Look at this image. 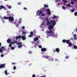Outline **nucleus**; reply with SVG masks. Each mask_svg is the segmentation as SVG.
I'll list each match as a JSON object with an SVG mask.
<instances>
[{"label":"nucleus","instance_id":"nucleus-55","mask_svg":"<svg viewBox=\"0 0 77 77\" xmlns=\"http://www.w3.org/2000/svg\"><path fill=\"white\" fill-rule=\"evenodd\" d=\"M39 11H38L36 13V14H38V13H39Z\"/></svg>","mask_w":77,"mask_h":77},{"label":"nucleus","instance_id":"nucleus-35","mask_svg":"<svg viewBox=\"0 0 77 77\" xmlns=\"http://www.w3.org/2000/svg\"><path fill=\"white\" fill-rule=\"evenodd\" d=\"M16 69V66H14L13 67V69H14V70H15V69Z\"/></svg>","mask_w":77,"mask_h":77},{"label":"nucleus","instance_id":"nucleus-2","mask_svg":"<svg viewBox=\"0 0 77 77\" xmlns=\"http://www.w3.org/2000/svg\"><path fill=\"white\" fill-rule=\"evenodd\" d=\"M7 12L8 14L7 16H9L8 17L9 21H14V18L13 17L14 16V14L12 13L10 14V12L9 11H7Z\"/></svg>","mask_w":77,"mask_h":77},{"label":"nucleus","instance_id":"nucleus-54","mask_svg":"<svg viewBox=\"0 0 77 77\" xmlns=\"http://www.w3.org/2000/svg\"><path fill=\"white\" fill-rule=\"evenodd\" d=\"M19 23L20 24V23H21V20L19 21Z\"/></svg>","mask_w":77,"mask_h":77},{"label":"nucleus","instance_id":"nucleus-17","mask_svg":"<svg viewBox=\"0 0 77 77\" xmlns=\"http://www.w3.org/2000/svg\"><path fill=\"white\" fill-rule=\"evenodd\" d=\"M69 47H71V46H72V44L71 42H69Z\"/></svg>","mask_w":77,"mask_h":77},{"label":"nucleus","instance_id":"nucleus-50","mask_svg":"<svg viewBox=\"0 0 77 77\" xmlns=\"http://www.w3.org/2000/svg\"><path fill=\"white\" fill-rule=\"evenodd\" d=\"M23 9H24V10H27V8H26V7H24L23 8Z\"/></svg>","mask_w":77,"mask_h":77},{"label":"nucleus","instance_id":"nucleus-19","mask_svg":"<svg viewBox=\"0 0 77 77\" xmlns=\"http://www.w3.org/2000/svg\"><path fill=\"white\" fill-rule=\"evenodd\" d=\"M63 2L64 3H67V1L66 0H63Z\"/></svg>","mask_w":77,"mask_h":77},{"label":"nucleus","instance_id":"nucleus-29","mask_svg":"<svg viewBox=\"0 0 77 77\" xmlns=\"http://www.w3.org/2000/svg\"><path fill=\"white\" fill-rule=\"evenodd\" d=\"M66 40L64 39L63 40V42L64 43H65V42H66Z\"/></svg>","mask_w":77,"mask_h":77},{"label":"nucleus","instance_id":"nucleus-3","mask_svg":"<svg viewBox=\"0 0 77 77\" xmlns=\"http://www.w3.org/2000/svg\"><path fill=\"white\" fill-rule=\"evenodd\" d=\"M56 21L54 20H51L50 22L49 21H47V23H46V24L48 26H49V25H50L51 24H54V23H56Z\"/></svg>","mask_w":77,"mask_h":77},{"label":"nucleus","instance_id":"nucleus-60","mask_svg":"<svg viewBox=\"0 0 77 77\" xmlns=\"http://www.w3.org/2000/svg\"><path fill=\"white\" fill-rule=\"evenodd\" d=\"M19 26V25H16V26H17V27H18V26Z\"/></svg>","mask_w":77,"mask_h":77},{"label":"nucleus","instance_id":"nucleus-1","mask_svg":"<svg viewBox=\"0 0 77 77\" xmlns=\"http://www.w3.org/2000/svg\"><path fill=\"white\" fill-rule=\"evenodd\" d=\"M56 22L52 24V25H50L48 27V29L50 30L49 32L48 31L47 32V35L49 36V35H51V36H54V32H53V30L51 29H53L54 28V26L56 25Z\"/></svg>","mask_w":77,"mask_h":77},{"label":"nucleus","instance_id":"nucleus-41","mask_svg":"<svg viewBox=\"0 0 77 77\" xmlns=\"http://www.w3.org/2000/svg\"><path fill=\"white\" fill-rule=\"evenodd\" d=\"M14 43H15L14 42H11L10 43L11 44V45L12 44H14Z\"/></svg>","mask_w":77,"mask_h":77},{"label":"nucleus","instance_id":"nucleus-25","mask_svg":"<svg viewBox=\"0 0 77 77\" xmlns=\"http://www.w3.org/2000/svg\"><path fill=\"white\" fill-rule=\"evenodd\" d=\"M46 11H47L48 12H50V10L49 9H47L46 10Z\"/></svg>","mask_w":77,"mask_h":77},{"label":"nucleus","instance_id":"nucleus-36","mask_svg":"<svg viewBox=\"0 0 77 77\" xmlns=\"http://www.w3.org/2000/svg\"><path fill=\"white\" fill-rule=\"evenodd\" d=\"M42 16L43 17V16H45V14H42Z\"/></svg>","mask_w":77,"mask_h":77},{"label":"nucleus","instance_id":"nucleus-26","mask_svg":"<svg viewBox=\"0 0 77 77\" xmlns=\"http://www.w3.org/2000/svg\"><path fill=\"white\" fill-rule=\"evenodd\" d=\"M30 34L31 35H33V32L32 31H31L30 32Z\"/></svg>","mask_w":77,"mask_h":77},{"label":"nucleus","instance_id":"nucleus-38","mask_svg":"<svg viewBox=\"0 0 77 77\" xmlns=\"http://www.w3.org/2000/svg\"><path fill=\"white\" fill-rule=\"evenodd\" d=\"M11 8H12V6H8V9H11Z\"/></svg>","mask_w":77,"mask_h":77},{"label":"nucleus","instance_id":"nucleus-22","mask_svg":"<svg viewBox=\"0 0 77 77\" xmlns=\"http://www.w3.org/2000/svg\"><path fill=\"white\" fill-rule=\"evenodd\" d=\"M70 11H71V13H72V12H74V9L70 10Z\"/></svg>","mask_w":77,"mask_h":77},{"label":"nucleus","instance_id":"nucleus-20","mask_svg":"<svg viewBox=\"0 0 77 77\" xmlns=\"http://www.w3.org/2000/svg\"><path fill=\"white\" fill-rule=\"evenodd\" d=\"M44 7H45V8H48V6L47 5L44 4Z\"/></svg>","mask_w":77,"mask_h":77},{"label":"nucleus","instance_id":"nucleus-11","mask_svg":"<svg viewBox=\"0 0 77 77\" xmlns=\"http://www.w3.org/2000/svg\"><path fill=\"white\" fill-rule=\"evenodd\" d=\"M0 8H1V9H4L5 10H6V8H5V7L3 6L2 5H1Z\"/></svg>","mask_w":77,"mask_h":77},{"label":"nucleus","instance_id":"nucleus-63","mask_svg":"<svg viewBox=\"0 0 77 77\" xmlns=\"http://www.w3.org/2000/svg\"><path fill=\"white\" fill-rule=\"evenodd\" d=\"M71 40H72V39H73V38H71Z\"/></svg>","mask_w":77,"mask_h":77},{"label":"nucleus","instance_id":"nucleus-30","mask_svg":"<svg viewBox=\"0 0 77 77\" xmlns=\"http://www.w3.org/2000/svg\"><path fill=\"white\" fill-rule=\"evenodd\" d=\"M57 16H56V15H54V16L53 17V18H57Z\"/></svg>","mask_w":77,"mask_h":77},{"label":"nucleus","instance_id":"nucleus-9","mask_svg":"<svg viewBox=\"0 0 77 77\" xmlns=\"http://www.w3.org/2000/svg\"><path fill=\"white\" fill-rule=\"evenodd\" d=\"M21 38V36L19 35L18 36H17L16 37V39L17 40L18 39H20Z\"/></svg>","mask_w":77,"mask_h":77},{"label":"nucleus","instance_id":"nucleus-31","mask_svg":"<svg viewBox=\"0 0 77 77\" xmlns=\"http://www.w3.org/2000/svg\"><path fill=\"white\" fill-rule=\"evenodd\" d=\"M3 52V50L2 49H0V53H2Z\"/></svg>","mask_w":77,"mask_h":77},{"label":"nucleus","instance_id":"nucleus-18","mask_svg":"<svg viewBox=\"0 0 77 77\" xmlns=\"http://www.w3.org/2000/svg\"><path fill=\"white\" fill-rule=\"evenodd\" d=\"M45 57V59H48L49 58V57H48V56H46Z\"/></svg>","mask_w":77,"mask_h":77},{"label":"nucleus","instance_id":"nucleus-61","mask_svg":"<svg viewBox=\"0 0 77 77\" xmlns=\"http://www.w3.org/2000/svg\"><path fill=\"white\" fill-rule=\"evenodd\" d=\"M73 1H74V2H76L77 1V0H73Z\"/></svg>","mask_w":77,"mask_h":77},{"label":"nucleus","instance_id":"nucleus-34","mask_svg":"<svg viewBox=\"0 0 77 77\" xmlns=\"http://www.w3.org/2000/svg\"><path fill=\"white\" fill-rule=\"evenodd\" d=\"M38 47L40 48H42V46H41V45H39Z\"/></svg>","mask_w":77,"mask_h":77},{"label":"nucleus","instance_id":"nucleus-62","mask_svg":"<svg viewBox=\"0 0 77 77\" xmlns=\"http://www.w3.org/2000/svg\"><path fill=\"white\" fill-rule=\"evenodd\" d=\"M76 32H77V28H76Z\"/></svg>","mask_w":77,"mask_h":77},{"label":"nucleus","instance_id":"nucleus-28","mask_svg":"<svg viewBox=\"0 0 77 77\" xmlns=\"http://www.w3.org/2000/svg\"><path fill=\"white\" fill-rule=\"evenodd\" d=\"M74 48H75V49H77V46H75V45H74Z\"/></svg>","mask_w":77,"mask_h":77},{"label":"nucleus","instance_id":"nucleus-5","mask_svg":"<svg viewBox=\"0 0 77 77\" xmlns=\"http://www.w3.org/2000/svg\"><path fill=\"white\" fill-rule=\"evenodd\" d=\"M6 65L5 64H2L0 65V68L2 69V68H5L6 66H5Z\"/></svg>","mask_w":77,"mask_h":77},{"label":"nucleus","instance_id":"nucleus-39","mask_svg":"<svg viewBox=\"0 0 77 77\" xmlns=\"http://www.w3.org/2000/svg\"><path fill=\"white\" fill-rule=\"evenodd\" d=\"M40 77H46V75H43L42 76H40Z\"/></svg>","mask_w":77,"mask_h":77},{"label":"nucleus","instance_id":"nucleus-32","mask_svg":"<svg viewBox=\"0 0 77 77\" xmlns=\"http://www.w3.org/2000/svg\"><path fill=\"white\" fill-rule=\"evenodd\" d=\"M48 14L49 15H51V13H50V11L48 12Z\"/></svg>","mask_w":77,"mask_h":77},{"label":"nucleus","instance_id":"nucleus-51","mask_svg":"<svg viewBox=\"0 0 77 77\" xmlns=\"http://www.w3.org/2000/svg\"><path fill=\"white\" fill-rule=\"evenodd\" d=\"M22 28L23 29H25V27L24 26H22Z\"/></svg>","mask_w":77,"mask_h":77},{"label":"nucleus","instance_id":"nucleus-37","mask_svg":"<svg viewBox=\"0 0 77 77\" xmlns=\"http://www.w3.org/2000/svg\"><path fill=\"white\" fill-rule=\"evenodd\" d=\"M74 2H73V1H71V5H74Z\"/></svg>","mask_w":77,"mask_h":77},{"label":"nucleus","instance_id":"nucleus-56","mask_svg":"<svg viewBox=\"0 0 77 77\" xmlns=\"http://www.w3.org/2000/svg\"><path fill=\"white\" fill-rule=\"evenodd\" d=\"M17 5H21V2L17 3Z\"/></svg>","mask_w":77,"mask_h":77},{"label":"nucleus","instance_id":"nucleus-57","mask_svg":"<svg viewBox=\"0 0 77 77\" xmlns=\"http://www.w3.org/2000/svg\"><path fill=\"white\" fill-rule=\"evenodd\" d=\"M1 46H2V43L0 42V47H1Z\"/></svg>","mask_w":77,"mask_h":77},{"label":"nucleus","instance_id":"nucleus-21","mask_svg":"<svg viewBox=\"0 0 77 77\" xmlns=\"http://www.w3.org/2000/svg\"><path fill=\"white\" fill-rule=\"evenodd\" d=\"M12 44L11 43H10L9 44V47L11 48L12 47Z\"/></svg>","mask_w":77,"mask_h":77},{"label":"nucleus","instance_id":"nucleus-44","mask_svg":"<svg viewBox=\"0 0 77 77\" xmlns=\"http://www.w3.org/2000/svg\"><path fill=\"white\" fill-rule=\"evenodd\" d=\"M69 58V56H67L66 57V59H68Z\"/></svg>","mask_w":77,"mask_h":77},{"label":"nucleus","instance_id":"nucleus-42","mask_svg":"<svg viewBox=\"0 0 77 77\" xmlns=\"http://www.w3.org/2000/svg\"><path fill=\"white\" fill-rule=\"evenodd\" d=\"M1 49H2H2H5V48L4 47L2 46V47H1Z\"/></svg>","mask_w":77,"mask_h":77},{"label":"nucleus","instance_id":"nucleus-58","mask_svg":"<svg viewBox=\"0 0 77 77\" xmlns=\"http://www.w3.org/2000/svg\"><path fill=\"white\" fill-rule=\"evenodd\" d=\"M44 24H45V22H43L42 23V25H44Z\"/></svg>","mask_w":77,"mask_h":77},{"label":"nucleus","instance_id":"nucleus-12","mask_svg":"<svg viewBox=\"0 0 77 77\" xmlns=\"http://www.w3.org/2000/svg\"><path fill=\"white\" fill-rule=\"evenodd\" d=\"M74 39L75 40H76L77 39V36H76V35L74 34Z\"/></svg>","mask_w":77,"mask_h":77},{"label":"nucleus","instance_id":"nucleus-33","mask_svg":"<svg viewBox=\"0 0 77 77\" xmlns=\"http://www.w3.org/2000/svg\"><path fill=\"white\" fill-rule=\"evenodd\" d=\"M42 13V11H40L39 12V13H38V15H39L40 14H41Z\"/></svg>","mask_w":77,"mask_h":77},{"label":"nucleus","instance_id":"nucleus-59","mask_svg":"<svg viewBox=\"0 0 77 77\" xmlns=\"http://www.w3.org/2000/svg\"><path fill=\"white\" fill-rule=\"evenodd\" d=\"M55 61H57V60H57V59H55Z\"/></svg>","mask_w":77,"mask_h":77},{"label":"nucleus","instance_id":"nucleus-15","mask_svg":"<svg viewBox=\"0 0 77 77\" xmlns=\"http://www.w3.org/2000/svg\"><path fill=\"white\" fill-rule=\"evenodd\" d=\"M26 32L25 31H23L22 32V35H26Z\"/></svg>","mask_w":77,"mask_h":77},{"label":"nucleus","instance_id":"nucleus-43","mask_svg":"<svg viewBox=\"0 0 77 77\" xmlns=\"http://www.w3.org/2000/svg\"><path fill=\"white\" fill-rule=\"evenodd\" d=\"M62 8H63V9L65 10V6H62Z\"/></svg>","mask_w":77,"mask_h":77},{"label":"nucleus","instance_id":"nucleus-47","mask_svg":"<svg viewBox=\"0 0 77 77\" xmlns=\"http://www.w3.org/2000/svg\"><path fill=\"white\" fill-rule=\"evenodd\" d=\"M1 57H3V56H4V55L3 54H2L1 55Z\"/></svg>","mask_w":77,"mask_h":77},{"label":"nucleus","instance_id":"nucleus-52","mask_svg":"<svg viewBox=\"0 0 77 77\" xmlns=\"http://www.w3.org/2000/svg\"><path fill=\"white\" fill-rule=\"evenodd\" d=\"M16 63H12V65H14V64H15Z\"/></svg>","mask_w":77,"mask_h":77},{"label":"nucleus","instance_id":"nucleus-14","mask_svg":"<svg viewBox=\"0 0 77 77\" xmlns=\"http://www.w3.org/2000/svg\"><path fill=\"white\" fill-rule=\"evenodd\" d=\"M4 19H5V20H8L9 19V17H4Z\"/></svg>","mask_w":77,"mask_h":77},{"label":"nucleus","instance_id":"nucleus-49","mask_svg":"<svg viewBox=\"0 0 77 77\" xmlns=\"http://www.w3.org/2000/svg\"><path fill=\"white\" fill-rule=\"evenodd\" d=\"M32 77H36V76L35 75H32Z\"/></svg>","mask_w":77,"mask_h":77},{"label":"nucleus","instance_id":"nucleus-7","mask_svg":"<svg viewBox=\"0 0 77 77\" xmlns=\"http://www.w3.org/2000/svg\"><path fill=\"white\" fill-rule=\"evenodd\" d=\"M21 38H22V39L23 40V41H25L26 39V36L22 35L21 36Z\"/></svg>","mask_w":77,"mask_h":77},{"label":"nucleus","instance_id":"nucleus-8","mask_svg":"<svg viewBox=\"0 0 77 77\" xmlns=\"http://www.w3.org/2000/svg\"><path fill=\"white\" fill-rule=\"evenodd\" d=\"M39 38H40L39 36H38V37H37L35 38L34 39V41H38L39 39Z\"/></svg>","mask_w":77,"mask_h":77},{"label":"nucleus","instance_id":"nucleus-13","mask_svg":"<svg viewBox=\"0 0 77 77\" xmlns=\"http://www.w3.org/2000/svg\"><path fill=\"white\" fill-rule=\"evenodd\" d=\"M7 42L8 44L9 43H11V40H10V39H8L7 40Z\"/></svg>","mask_w":77,"mask_h":77},{"label":"nucleus","instance_id":"nucleus-64","mask_svg":"<svg viewBox=\"0 0 77 77\" xmlns=\"http://www.w3.org/2000/svg\"><path fill=\"white\" fill-rule=\"evenodd\" d=\"M56 2H58V0H56Z\"/></svg>","mask_w":77,"mask_h":77},{"label":"nucleus","instance_id":"nucleus-4","mask_svg":"<svg viewBox=\"0 0 77 77\" xmlns=\"http://www.w3.org/2000/svg\"><path fill=\"white\" fill-rule=\"evenodd\" d=\"M17 44L19 45L18 46V48H21L23 46V45H21L22 44V42H21L18 43H17Z\"/></svg>","mask_w":77,"mask_h":77},{"label":"nucleus","instance_id":"nucleus-23","mask_svg":"<svg viewBox=\"0 0 77 77\" xmlns=\"http://www.w3.org/2000/svg\"><path fill=\"white\" fill-rule=\"evenodd\" d=\"M11 49L13 50L15 49V48L14 47H11Z\"/></svg>","mask_w":77,"mask_h":77},{"label":"nucleus","instance_id":"nucleus-16","mask_svg":"<svg viewBox=\"0 0 77 77\" xmlns=\"http://www.w3.org/2000/svg\"><path fill=\"white\" fill-rule=\"evenodd\" d=\"M67 44H69V41L68 40H66V42Z\"/></svg>","mask_w":77,"mask_h":77},{"label":"nucleus","instance_id":"nucleus-45","mask_svg":"<svg viewBox=\"0 0 77 77\" xmlns=\"http://www.w3.org/2000/svg\"><path fill=\"white\" fill-rule=\"evenodd\" d=\"M32 35H29L28 36L29 38H31V37H32Z\"/></svg>","mask_w":77,"mask_h":77},{"label":"nucleus","instance_id":"nucleus-46","mask_svg":"<svg viewBox=\"0 0 77 77\" xmlns=\"http://www.w3.org/2000/svg\"><path fill=\"white\" fill-rule=\"evenodd\" d=\"M14 43H17L18 42V41H14Z\"/></svg>","mask_w":77,"mask_h":77},{"label":"nucleus","instance_id":"nucleus-10","mask_svg":"<svg viewBox=\"0 0 77 77\" xmlns=\"http://www.w3.org/2000/svg\"><path fill=\"white\" fill-rule=\"evenodd\" d=\"M41 51L43 52L45 51H47V48H42L41 49Z\"/></svg>","mask_w":77,"mask_h":77},{"label":"nucleus","instance_id":"nucleus-6","mask_svg":"<svg viewBox=\"0 0 77 77\" xmlns=\"http://www.w3.org/2000/svg\"><path fill=\"white\" fill-rule=\"evenodd\" d=\"M60 51V49L59 48H57L56 49V50H54L53 51V52H55L57 51V53H59Z\"/></svg>","mask_w":77,"mask_h":77},{"label":"nucleus","instance_id":"nucleus-40","mask_svg":"<svg viewBox=\"0 0 77 77\" xmlns=\"http://www.w3.org/2000/svg\"><path fill=\"white\" fill-rule=\"evenodd\" d=\"M67 6L68 7H71V5H69V4H68L67 5Z\"/></svg>","mask_w":77,"mask_h":77},{"label":"nucleus","instance_id":"nucleus-24","mask_svg":"<svg viewBox=\"0 0 77 77\" xmlns=\"http://www.w3.org/2000/svg\"><path fill=\"white\" fill-rule=\"evenodd\" d=\"M5 74H6V75H7L8 74V72L7 71V70H5Z\"/></svg>","mask_w":77,"mask_h":77},{"label":"nucleus","instance_id":"nucleus-27","mask_svg":"<svg viewBox=\"0 0 77 77\" xmlns=\"http://www.w3.org/2000/svg\"><path fill=\"white\" fill-rule=\"evenodd\" d=\"M75 16H77V12H76L74 13Z\"/></svg>","mask_w":77,"mask_h":77},{"label":"nucleus","instance_id":"nucleus-53","mask_svg":"<svg viewBox=\"0 0 77 77\" xmlns=\"http://www.w3.org/2000/svg\"><path fill=\"white\" fill-rule=\"evenodd\" d=\"M29 54H32V52L31 51H29Z\"/></svg>","mask_w":77,"mask_h":77},{"label":"nucleus","instance_id":"nucleus-48","mask_svg":"<svg viewBox=\"0 0 77 77\" xmlns=\"http://www.w3.org/2000/svg\"><path fill=\"white\" fill-rule=\"evenodd\" d=\"M45 20L47 21H48V18H46Z\"/></svg>","mask_w":77,"mask_h":77}]
</instances>
